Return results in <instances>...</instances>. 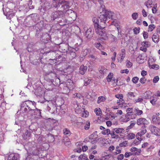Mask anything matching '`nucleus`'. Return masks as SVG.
Masks as SVG:
<instances>
[{
  "label": "nucleus",
  "instance_id": "62",
  "mask_svg": "<svg viewBox=\"0 0 160 160\" xmlns=\"http://www.w3.org/2000/svg\"><path fill=\"white\" fill-rule=\"evenodd\" d=\"M116 55L117 53L115 52H114L113 53V55L111 58V59L112 61H115V60L116 58Z\"/></svg>",
  "mask_w": 160,
  "mask_h": 160
},
{
  "label": "nucleus",
  "instance_id": "25",
  "mask_svg": "<svg viewBox=\"0 0 160 160\" xmlns=\"http://www.w3.org/2000/svg\"><path fill=\"white\" fill-rule=\"evenodd\" d=\"M82 113L81 114V116L82 117L84 118H87L89 116V112L86 110H85L84 108H82Z\"/></svg>",
  "mask_w": 160,
  "mask_h": 160
},
{
  "label": "nucleus",
  "instance_id": "5",
  "mask_svg": "<svg viewBox=\"0 0 160 160\" xmlns=\"http://www.w3.org/2000/svg\"><path fill=\"white\" fill-rule=\"evenodd\" d=\"M99 35L102 37V38L104 40H109L111 42H116L117 38L111 34H108L106 33L105 30H103L101 33H99Z\"/></svg>",
  "mask_w": 160,
  "mask_h": 160
},
{
  "label": "nucleus",
  "instance_id": "31",
  "mask_svg": "<svg viewBox=\"0 0 160 160\" xmlns=\"http://www.w3.org/2000/svg\"><path fill=\"white\" fill-rule=\"evenodd\" d=\"M120 57H118V62H121L125 57V53H120L119 54Z\"/></svg>",
  "mask_w": 160,
  "mask_h": 160
},
{
  "label": "nucleus",
  "instance_id": "3",
  "mask_svg": "<svg viewBox=\"0 0 160 160\" xmlns=\"http://www.w3.org/2000/svg\"><path fill=\"white\" fill-rule=\"evenodd\" d=\"M24 147L28 154L29 153L30 154L35 155L38 154V152L36 149V146L34 142H30Z\"/></svg>",
  "mask_w": 160,
  "mask_h": 160
},
{
  "label": "nucleus",
  "instance_id": "12",
  "mask_svg": "<svg viewBox=\"0 0 160 160\" xmlns=\"http://www.w3.org/2000/svg\"><path fill=\"white\" fill-rule=\"evenodd\" d=\"M132 153L135 155H139L140 154L142 151L141 149L137 148L135 147H132L130 149Z\"/></svg>",
  "mask_w": 160,
  "mask_h": 160
},
{
  "label": "nucleus",
  "instance_id": "44",
  "mask_svg": "<svg viewBox=\"0 0 160 160\" xmlns=\"http://www.w3.org/2000/svg\"><path fill=\"white\" fill-rule=\"evenodd\" d=\"M140 28L139 27L135 28L133 29V31L134 34H137L139 33L140 32Z\"/></svg>",
  "mask_w": 160,
  "mask_h": 160
},
{
  "label": "nucleus",
  "instance_id": "49",
  "mask_svg": "<svg viewBox=\"0 0 160 160\" xmlns=\"http://www.w3.org/2000/svg\"><path fill=\"white\" fill-rule=\"evenodd\" d=\"M90 123L89 121H87L86 122V125L84 126V128L86 130L88 129L90 127Z\"/></svg>",
  "mask_w": 160,
  "mask_h": 160
},
{
  "label": "nucleus",
  "instance_id": "50",
  "mask_svg": "<svg viewBox=\"0 0 160 160\" xmlns=\"http://www.w3.org/2000/svg\"><path fill=\"white\" fill-rule=\"evenodd\" d=\"M139 80V78L137 77L133 78L132 81L134 83H136Z\"/></svg>",
  "mask_w": 160,
  "mask_h": 160
},
{
  "label": "nucleus",
  "instance_id": "30",
  "mask_svg": "<svg viewBox=\"0 0 160 160\" xmlns=\"http://www.w3.org/2000/svg\"><path fill=\"white\" fill-rule=\"evenodd\" d=\"M72 97L73 98H77L80 99H83V96L80 93H76L74 94L73 95Z\"/></svg>",
  "mask_w": 160,
  "mask_h": 160
},
{
  "label": "nucleus",
  "instance_id": "24",
  "mask_svg": "<svg viewBox=\"0 0 160 160\" xmlns=\"http://www.w3.org/2000/svg\"><path fill=\"white\" fill-rule=\"evenodd\" d=\"M110 135L113 138L118 139L119 138V135L116 133L115 131H112L111 132Z\"/></svg>",
  "mask_w": 160,
  "mask_h": 160
},
{
  "label": "nucleus",
  "instance_id": "41",
  "mask_svg": "<svg viewBox=\"0 0 160 160\" xmlns=\"http://www.w3.org/2000/svg\"><path fill=\"white\" fill-rule=\"evenodd\" d=\"M98 2L100 5V7L99 9L100 10H104L105 7L103 4V1L102 0H98Z\"/></svg>",
  "mask_w": 160,
  "mask_h": 160
},
{
  "label": "nucleus",
  "instance_id": "1",
  "mask_svg": "<svg viewBox=\"0 0 160 160\" xmlns=\"http://www.w3.org/2000/svg\"><path fill=\"white\" fill-rule=\"evenodd\" d=\"M36 103L34 102L26 101L22 103L21 105V111L23 113L26 112L28 110H32L33 107H35Z\"/></svg>",
  "mask_w": 160,
  "mask_h": 160
},
{
  "label": "nucleus",
  "instance_id": "4",
  "mask_svg": "<svg viewBox=\"0 0 160 160\" xmlns=\"http://www.w3.org/2000/svg\"><path fill=\"white\" fill-rule=\"evenodd\" d=\"M92 21L94 25L95 31L99 35V33H101L103 30H105V26H101L103 23H99V19L96 17H94L92 19Z\"/></svg>",
  "mask_w": 160,
  "mask_h": 160
},
{
  "label": "nucleus",
  "instance_id": "46",
  "mask_svg": "<svg viewBox=\"0 0 160 160\" xmlns=\"http://www.w3.org/2000/svg\"><path fill=\"white\" fill-rule=\"evenodd\" d=\"M135 111L138 115H140L142 113V111L139 110L138 108L135 109Z\"/></svg>",
  "mask_w": 160,
  "mask_h": 160
},
{
  "label": "nucleus",
  "instance_id": "59",
  "mask_svg": "<svg viewBox=\"0 0 160 160\" xmlns=\"http://www.w3.org/2000/svg\"><path fill=\"white\" fill-rule=\"evenodd\" d=\"M146 81V79L144 77L142 78L140 80V82L142 84H144Z\"/></svg>",
  "mask_w": 160,
  "mask_h": 160
},
{
  "label": "nucleus",
  "instance_id": "22",
  "mask_svg": "<svg viewBox=\"0 0 160 160\" xmlns=\"http://www.w3.org/2000/svg\"><path fill=\"white\" fill-rule=\"evenodd\" d=\"M152 39L153 41L157 43L159 41V35L158 33H154L152 37Z\"/></svg>",
  "mask_w": 160,
  "mask_h": 160
},
{
  "label": "nucleus",
  "instance_id": "40",
  "mask_svg": "<svg viewBox=\"0 0 160 160\" xmlns=\"http://www.w3.org/2000/svg\"><path fill=\"white\" fill-rule=\"evenodd\" d=\"M63 133L64 135H67L68 136L70 135L71 133L68 129L65 128L63 130Z\"/></svg>",
  "mask_w": 160,
  "mask_h": 160
},
{
  "label": "nucleus",
  "instance_id": "20",
  "mask_svg": "<svg viewBox=\"0 0 160 160\" xmlns=\"http://www.w3.org/2000/svg\"><path fill=\"white\" fill-rule=\"evenodd\" d=\"M152 93L150 91H147L143 94L142 98L144 99H148L151 96Z\"/></svg>",
  "mask_w": 160,
  "mask_h": 160
},
{
  "label": "nucleus",
  "instance_id": "29",
  "mask_svg": "<svg viewBox=\"0 0 160 160\" xmlns=\"http://www.w3.org/2000/svg\"><path fill=\"white\" fill-rule=\"evenodd\" d=\"M92 79L87 78L85 79L84 81V84L85 86H87L88 85L90 84L93 82Z\"/></svg>",
  "mask_w": 160,
  "mask_h": 160
},
{
  "label": "nucleus",
  "instance_id": "39",
  "mask_svg": "<svg viewBox=\"0 0 160 160\" xmlns=\"http://www.w3.org/2000/svg\"><path fill=\"white\" fill-rule=\"evenodd\" d=\"M48 138V139L49 142H52L54 141V139L53 136L51 134L47 135Z\"/></svg>",
  "mask_w": 160,
  "mask_h": 160
},
{
  "label": "nucleus",
  "instance_id": "10",
  "mask_svg": "<svg viewBox=\"0 0 160 160\" xmlns=\"http://www.w3.org/2000/svg\"><path fill=\"white\" fill-rule=\"evenodd\" d=\"M151 131L156 135H160V129L152 125L150 126Z\"/></svg>",
  "mask_w": 160,
  "mask_h": 160
},
{
  "label": "nucleus",
  "instance_id": "27",
  "mask_svg": "<svg viewBox=\"0 0 160 160\" xmlns=\"http://www.w3.org/2000/svg\"><path fill=\"white\" fill-rule=\"evenodd\" d=\"M106 100V98L105 97L102 96H99L98 98L97 103L99 104L102 102H104Z\"/></svg>",
  "mask_w": 160,
  "mask_h": 160
},
{
  "label": "nucleus",
  "instance_id": "54",
  "mask_svg": "<svg viewBox=\"0 0 160 160\" xmlns=\"http://www.w3.org/2000/svg\"><path fill=\"white\" fill-rule=\"evenodd\" d=\"M132 155V154L131 152H126L124 154L125 157L126 158H128V157Z\"/></svg>",
  "mask_w": 160,
  "mask_h": 160
},
{
  "label": "nucleus",
  "instance_id": "23",
  "mask_svg": "<svg viewBox=\"0 0 160 160\" xmlns=\"http://www.w3.org/2000/svg\"><path fill=\"white\" fill-rule=\"evenodd\" d=\"M152 121L153 122L159 124L160 122V118L156 116L152 117Z\"/></svg>",
  "mask_w": 160,
  "mask_h": 160
},
{
  "label": "nucleus",
  "instance_id": "2",
  "mask_svg": "<svg viewBox=\"0 0 160 160\" xmlns=\"http://www.w3.org/2000/svg\"><path fill=\"white\" fill-rule=\"evenodd\" d=\"M113 13L111 11H102L99 15V18L101 20V22L105 24V21L108 18L112 19Z\"/></svg>",
  "mask_w": 160,
  "mask_h": 160
},
{
  "label": "nucleus",
  "instance_id": "36",
  "mask_svg": "<svg viewBox=\"0 0 160 160\" xmlns=\"http://www.w3.org/2000/svg\"><path fill=\"white\" fill-rule=\"evenodd\" d=\"M94 112L97 116H100L102 114V110L99 108H95Z\"/></svg>",
  "mask_w": 160,
  "mask_h": 160
},
{
  "label": "nucleus",
  "instance_id": "53",
  "mask_svg": "<svg viewBox=\"0 0 160 160\" xmlns=\"http://www.w3.org/2000/svg\"><path fill=\"white\" fill-rule=\"evenodd\" d=\"M89 50L88 49H84L82 52V54L83 56H86L87 54L89 53Z\"/></svg>",
  "mask_w": 160,
  "mask_h": 160
},
{
  "label": "nucleus",
  "instance_id": "18",
  "mask_svg": "<svg viewBox=\"0 0 160 160\" xmlns=\"http://www.w3.org/2000/svg\"><path fill=\"white\" fill-rule=\"evenodd\" d=\"M81 144L82 143L80 142H78L76 143V144L78 148L74 149V152H77L79 153L81 152L82 150Z\"/></svg>",
  "mask_w": 160,
  "mask_h": 160
},
{
  "label": "nucleus",
  "instance_id": "52",
  "mask_svg": "<svg viewBox=\"0 0 160 160\" xmlns=\"http://www.w3.org/2000/svg\"><path fill=\"white\" fill-rule=\"evenodd\" d=\"M124 102V100L122 99H119L117 100V103L118 104V105H120L122 104Z\"/></svg>",
  "mask_w": 160,
  "mask_h": 160
},
{
  "label": "nucleus",
  "instance_id": "32",
  "mask_svg": "<svg viewBox=\"0 0 160 160\" xmlns=\"http://www.w3.org/2000/svg\"><path fill=\"white\" fill-rule=\"evenodd\" d=\"M17 118L15 120V124L16 125H19V123L18 122L19 121H22L23 120V118L22 116L18 117V115L16 116Z\"/></svg>",
  "mask_w": 160,
  "mask_h": 160
},
{
  "label": "nucleus",
  "instance_id": "35",
  "mask_svg": "<svg viewBox=\"0 0 160 160\" xmlns=\"http://www.w3.org/2000/svg\"><path fill=\"white\" fill-rule=\"evenodd\" d=\"M107 69L104 67H102L99 68V71L100 73L101 74H104L106 73L107 71Z\"/></svg>",
  "mask_w": 160,
  "mask_h": 160
},
{
  "label": "nucleus",
  "instance_id": "56",
  "mask_svg": "<svg viewBox=\"0 0 160 160\" xmlns=\"http://www.w3.org/2000/svg\"><path fill=\"white\" fill-rule=\"evenodd\" d=\"M86 157L85 155V154L83 153V154L81 155L78 157L79 160H82L84 159Z\"/></svg>",
  "mask_w": 160,
  "mask_h": 160
},
{
  "label": "nucleus",
  "instance_id": "6",
  "mask_svg": "<svg viewBox=\"0 0 160 160\" xmlns=\"http://www.w3.org/2000/svg\"><path fill=\"white\" fill-rule=\"evenodd\" d=\"M54 6L58 9V7H60V9L66 10L70 8L69 3L67 1H62V0H57L56 2V4L54 5Z\"/></svg>",
  "mask_w": 160,
  "mask_h": 160
},
{
  "label": "nucleus",
  "instance_id": "34",
  "mask_svg": "<svg viewBox=\"0 0 160 160\" xmlns=\"http://www.w3.org/2000/svg\"><path fill=\"white\" fill-rule=\"evenodd\" d=\"M127 97L130 99H132L133 98L135 97L134 92H129L127 94Z\"/></svg>",
  "mask_w": 160,
  "mask_h": 160
},
{
  "label": "nucleus",
  "instance_id": "26",
  "mask_svg": "<svg viewBox=\"0 0 160 160\" xmlns=\"http://www.w3.org/2000/svg\"><path fill=\"white\" fill-rule=\"evenodd\" d=\"M94 46L96 48L100 50H103V47L100 42L95 43Z\"/></svg>",
  "mask_w": 160,
  "mask_h": 160
},
{
  "label": "nucleus",
  "instance_id": "19",
  "mask_svg": "<svg viewBox=\"0 0 160 160\" xmlns=\"http://www.w3.org/2000/svg\"><path fill=\"white\" fill-rule=\"evenodd\" d=\"M93 32V30L91 28L88 29L86 32V37L89 38H90L92 36Z\"/></svg>",
  "mask_w": 160,
  "mask_h": 160
},
{
  "label": "nucleus",
  "instance_id": "47",
  "mask_svg": "<svg viewBox=\"0 0 160 160\" xmlns=\"http://www.w3.org/2000/svg\"><path fill=\"white\" fill-rule=\"evenodd\" d=\"M133 111V109L132 108H128L126 110L127 113L126 114L130 115L129 114L132 113Z\"/></svg>",
  "mask_w": 160,
  "mask_h": 160
},
{
  "label": "nucleus",
  "instance_id": "21",
  "mask_svg": "<svg viewBox=\"0 0 160 160\" xmlns=\"http://www.w3.org/2000/svg\"><path fill=\"white\" fill-rule=\"evenodd\" d=\"M87 69V67L82 65L80 68L79 72L81 74L83 75L85 73Z\"/></svg>",
  "mask_w": 160,
  "mask_h": 160
},
{
  "label": "nucleus",
  "instance_id": "58",
  "mask_svg": "<svg viewBox=\"0 0 160 160\" xmlns=\"http://www.w3.org/2000/svg\"><path fill=\"white\" fill-rule=\"evenodd\" d=\"M129 72V70L127 69L121 70L120 72V73H125L126 74H128Z\"/></svg>",
  "mask_w": 160,
  "mask_h": 160
},
{
  "label": "nucleus",
  "instance_id": "55",
  "mask_svg": "<svg viewBox=\"0 0 160 160\" xmlns=\"http://www.w3.org/2000/svg\"><path fill=\"white\" fill-rule=\"evenodd\" d=\"M128 144L127 141L123 142L119 144V146L121 147H126Z\"/></svg>",
  "mask_w": 160,
  "mask_h": 160
},
{
  "label": "nucleus",
  "instance_id": "33",
  "mask_svg": "<svg viewBox=\"0 0 160 160\" xmlns=\"http://www.w3.org/2000/svg\"><path fill=\"white\" fill-rule=\"evenodd\" d=\"M151 0H148L147 2L145 3V4L148 9L153 6V5L151 3Z\"/></svg>",
  "mask_w": 160,
  "mask_h": 160
},
{
  "label": "nucleus",
  "instance_id": "11",
  "mask_svg": "<svg viewBox=\"0 0 160 160\" xmlns=\"http://www.w3.org/2000/svg\"><path fill=\"white\" fill-rule=\"evenodd\" d=\"M3 11L4 14L8 19H10L15 15V13L12 11Z\"/></svg>",
  "mask_w": 160,
  "mask_h": 160
},
{
  "label": "nucleus",
  "instance_id": "15",
  "mask_svg": "<svg viewBox=\"0 0 160 160\" xmlns=\"http://www.w3.org/2000/svg\"><path fill=\"white\" fill-rule=\"evenodd\" d=\"M146 132L147 130L146 129H144L138 132L136 135L137 138L139 141H141L142 140V139L141 138L142 136Z\"/></svg>",
  "mask_w": 160,
  "mask_h": 160
},
{
  "label": "nucleus",
  "instance_id": "48",
  "mask_svg": "<svg viewBox=\"0 0 160 160\" xmlns=\"http://www.w3.org/2000/svg\"><path fill=\"white\" fill-rule=\"evenodd\" d=\"M126 63L127 66L128 68L131 67L132 65V63L128 60H127L126 61Z\"/></svg>",
  "mask_w": 160,
  "mask_h": 160
},
{
  "label": "nucleus",
  "instance_id": "61",
  "mask_svg": "<svg viewBox=\"0 0 160 160\" xmlns=\"http://www.w3.org/2000/svg\"><path fill=\"white\" fill-rule=\"evenodd\" d=\"M132 18L134 19H136L138 17V13H133L132 15Z\"/></svg>",
  "mask_w": 160,
  "mask_h": 160
},
{
  "label": "nucleus",
  "instance_id": "7",
  "mask_svg": "<svg viewBox=\"0 0 160 160\" xmlns=\"http://www.w3.org/2000/svg\"><path fill=\"white\" fill-rule=\"evenodd\" d=\"M64 85L66 86L63 88V90L66 91V92H69L70 90H72L74 88V84L71 79L68 80L66 82L61 84L60 86H62Z\"/></svg>",
  "mask_w": 160,
  "mask_h": 160
},
{
  "label": "nucleus",
  "instance_id": "13",
  "mask_svg": "<svg viewBox=\"0 0 160 160\" xmlns=\"http://www.w3.org/2000/svg\"><path fill=\"white\" fill-rule=\"evenodd\" d=\"M19 155L17 153H11L8 157V160H18L19 158Z\"/></svg>",
  "mask_w": 160,
  "mask_h": 160
},
{
  "label": "nucleus",
  "instance_id": "60",
  "mask_svg": "<svg viewBox=\"0 0 160 160\" xmlns=\"http://www.w3.org/2000/svg\"><path fill=\"white\" fill-rule=\"evenodd\" d=\"M124 158V155L123 154H120L117 157L118 160H122Z\"/></svg>",
  "mask_w": 160,
  "mask_h": 160
},
{
  "label": "nucleus",
  "instance_id": "64",
  "mask_svg": "<svg viewBox=\"0 0 160 160\" xmlns=\"http://www.w3.org/2000/svg\"><path fill=\"white\" fill-rule=\"evenodd\" d=\"M89 152L91 153L93 155H95L97 153V152L96 150H90Z\"/></svg>",
  "mask_w": 160,
  "mask_h": 160
},
{
  "label": "nucleus",
  "instance_id": "57",
  "mask_svg": "<svg viewBox=\"0 0 160 160\" xmlns=\"http://www.w3.org/2000/svg\"><path fill=\"white\" fill-rule=\"evenodd\" d=\"M159 80V77L158 76H156L154 77L153 79V82L154 83H157Z\"/></svg>",
  "mask_w": 160,
  "mask_h": 160
},
{
  "label": "nucleus",
  "instance_id": "8",
  "mask_svg": "<svg viewBox=\"0 0 160 160\" xmlns=\"http://www.w3.org/2000/svg\"><path fill=\"white\" fill-rule=\"evenodd\" d=\"M113 73L112 72H110L108 74V76L106 78V79L108 82H110L112 80L114 81L113 83V85L115 86L117 85V83L118 82V81L119 80L118 78L116 81L115 80V79L114 78H113Z\"/></svg>",
  "mask_w": 160,
  "mask_h": 160
},
{
  "label": "nucleus",
  "instance_id": "38",
  "mask_svg": "<svg viewBox=\"0 0 160 160\" xmlns=\"http://www.w3.org/2000/svg\"><path fill=\"white\" fill-rule=\"evenodd\" d=\"M137 62L139 63H142L143 62V57L141 55H139L136 59Z\"/></svg>",
  "mask_w": 160,
  "mask_h": 160
},
{
  "label": "nucleus",
  "instance_id": "42",
  "mask_svg": "<svg viewBox=\"0 0 160 160\" xmlns=\"http://www.w3.org/2000/svg\"><path fill=\"white\" fill-rule=\"evenodd\" d=\"M143 98H138L137 99H136L134 100V102L136 103H142L143 101Z\"/></svg>",
  "mask_w": 160,
  "mask_h": 160
},
{
  "label": "nucleus",
  "instance_id": "16",
  "mask_svg": "<svg viewBox=\"0 0 160 160\" xmlns=\"http://www.w3.org/2000/svg\"><path fill=\"white\" fill-rule=\"evenodd\" d=\"M113 130L115 131L116 133L118 134V135H121V134L124 133L125 130L122 128H114Z\"/></svg>",
  "mask_w": 160,
  "mask_h": 160
},
{
  "label": "nucleus",
  "instance_id": "45",
  "mask_svg": "<svg viewBox=\"0 0 160 160\" xmlns=\"http://www.w3.org/2000/svg\"><path fill=\"white\" fill-rule=\"evenodd\" d=\"M150 68L154 69L155 70H157L159 68V66L156 64H153L149 66Z\"/></svg>",
  "mask_w": 160,
  "mask_h": 160
},
{
  "label": "nucleus",
  "instance_id": "17",
  "mask_svg": "<svg viewBox=\"0 0 160 160\" xmlns=\"http://www.w3.org/2000/svg\"><path fill=\"white\" fill-rule=\"evenodd\" d=\"M74 108H75V111L77 113H80L81 112L82 110L81 106L78 104L77 103L74 106Z\"/></svg>",
  "mask_w": 160,
  "mask_h": 160
},
{
  "label": "nucleus",
  "instance_id": "37",
  "mask_svg": "<svg viewBox=\"0 0 160 160\" xmlns=\"http://www.w3.org/2000/svg\"><path fill=\"white\" fill-rule=\"evenodd\" d=\"M130 120V116L128 114L126 115L122 118V121L123 122H127Z\"/></svg>",
  "mask_w": 160,
  "mask_h": 160
},
{
  "label": "nucleus",
  "instance_id": "63",
  "mask_svg": "<svg viewBox=\"0 0 160 160\" xmlns=\"http://www.w3.org/2000/svg\"><path fill=\"white\" fill-rule=\"evenodd\" d=\"M88 149V147L87 146H82V149L83 152L86 151Z\"/></svg>",
  "mask_w": 160,
  "mask_h": 160
},
{
  "label": "nucleus",
  "instance_id": "28",
  "mask_svg": "<svg viewBox=\"0 0 160 160\" xmlns=\"http://www.w3.org/2000/svg\"><path fill=\"white\" fill-rule=\"evenodd\" d=\"M101 133L103 135L108 136L110 134L111 131L109 129H105L103 130H102Z\"/></svg>",
  "mask_w": 160,
  "mask_h": 160
},
{
  "label": "nucleus",
  "instance_id": "14",
  "mask_svg": "<svg viewBox=\"0 0 160 160\" xmlns=\"http://www.w3.org/2000/svg\"><path fill=\"white\" fill-rule=\"evenodd\" d=\"M137 123L138 125H145L147 124L148 123V122L145 118H141L137 120Z\"/></svg>",
  "mask_w": 160,
  "mask_h": 160
},
{
  "label": "nucleus",
  "instance_id": "43",
  "mask_svg": "<svg viewBox=\"0 0 160 160\" xmlns=\"http://www.w3.org/2000/svg\"><path fill=\"white\" fill-rule=\"evenodd\" d=\"M155 25L153 24L150 25L148 26V31L152 32L155 28Z\"/></svg>",
  "mask_w": 160,
  "mask_h": 160
},
{
  "label": "nucleus",
  "instance_id": "51",
  "mask_svg": "<svg viewBox=\"0 0 160 160\" xmlns=\"http://www.w3.org/2000/svg\"><path fill=\"white\" fill-rule=\"evenodd\" d=\"M135 137V135L132 133H129L128 135V138L129 139H132Z\"/></svg>",
  "mask_w": 160,
  "mask_h": 160
},
{
  "label": "nucleus",
  "instance_id": "9",
  "mask_svg": "<svg viewBox=\"0 0 160 160\" xmlns=\"http://www.w3.org/2000/svg\"><path fill=\"white\" fill-rule=\"evenodd\" d=\"M141 46L140 48V50L144 52L147 51V48L150 46V43L147 41H144L141 43Z\"/></svg>",
  "mask_w": 160,
  "mask_h": 160
}]
</instances>
